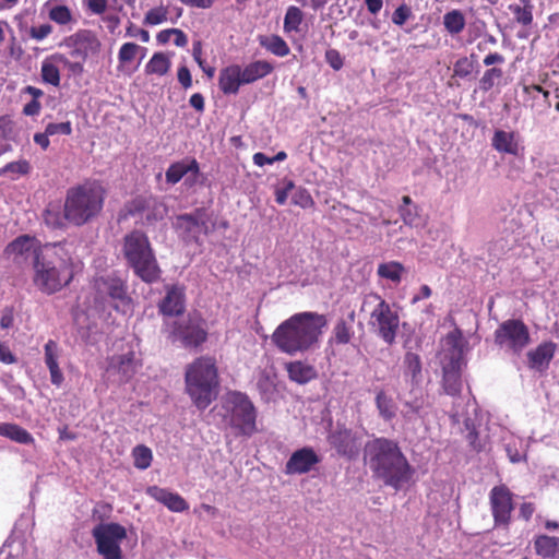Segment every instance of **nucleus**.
Listing matches in <instances>:
<instances>
[{
    "label": "nucleus",
    "mask_w": 559,
    "mask_h": 559,
    "mask_svg": "<svg viewBox=\"0 0 559 559\" xmlns=\"http://www.w3.org/2000/svg\"><path fill=\"white\" fill-rule=\"evenodd\" d=\"M361 311H369V325L388 345L395 342L400 326V317L377 293L365 295Z\"/></svg>",
    "instance_id": "obj_7"
},
{
    "label": "nucleus",
    "mask_w": 559,
    "mask_h": 559,
    "mask_svg": "<svg viewBox=\"0 0 559 559\" xmlns=\"http://www.w3.org/2000/svg\"><path fill=\"white\" fill-rule=\"evenodd\" d=\"M146 48L139 46L135 43H124L118 51V70L124 71L126 67L135 60L140 51L145 52ZM144 53H142V57Z\"/></svg>",
    "instance_id": "obj_35"
},
{
    "label": "nucleus",
    "mask_w": 559,
    "mask_h": 559,
    "mask_svg": "<svg viewBox=\"0 0 559 559\" xmlns=\"http://www.w3.org/2000/svg\"><path fill=\"white\" fill-rule=\"evenodd\" d=\"M68 46L71 47L70 58L85 63L88 56L100 51L102 43L93 32L80 31L69 37Z\"/></svg>",
    "instance_id": "obj_15"
},
{
    "label": "nucleus",
    "mask_w": 559,
    "mask_h": 559,
    "mask_svg": "<svg viewBox=\"0 0 559 559\" xmlns=\"http://www.w3.org/2000/svg\"><path fill=\"white\" fill-rule=\"evenodd\" d=\"M445 343L451 347V354L455 355L460 353V361H462V334L459 330L452 331L447 334Z\"/></svg>",
    "instance_id": "obj_53"
},
{
    "label": "nucleus",
    "mask_w": 559,
    "mask_h": 559,
    "mask_svg": "<svg viewBox=\"0 0 559 559\" xmlns=\"http://www.w3.org/2000/svg\"><path fill=\"white\" fill-rule=\"evenodd\" d=\"M43 217L45 224L53 229H62L68 224L64 209L63 212L60 213L58 209L49 206L44 211Z\"/></svg>",
    "instance_id": "obj_43"
},
{
    "label": "nucleus",
    "mask_w": 559,
    "mask_h": 559,
    "mask_svg": "<svg viewBox=\"0 0 559 559\" xmlns=\"http://www.w3.org/2000/svg\"><path fill=\"white\" fill-rule=\"evenodd\" d=\"M173 226L178 236L186 243L200 245L202 237L206 236L209 233L207 222L204 218V212L202 210L176 216Z\"/></svg>",
    "instance_id": "obj_13"
},
{
    "label": "nucleus",
    "mask_w": 559,
    "mask_h": 559,
    "mask_svg": "<svg viewBox=\"0 0 559 559\" xmlns=\"http://www.w3.org/2000/svg\"><path fill=\"white\" fill-rule=\"evenodd\" d=\"M412 16V10L407 4H401L392 14V22L397 26H403Z\"/></svg>",
    "instance_id": "obj_58"
},
{
    "label": "nucleus",
    "mask_w": 559,
    "mask_h": 559,
    "mask_svg": "<svg viewBox=\"0 0 559 559\" xmlns=\"http://www.w3.org/2000/svg\"><path fill=\"white\" fill-rule=\"evenodd\" d=\"M326 325L324 314L311 311L295 313L275 329L271 340L278 350L287 355L306 353L318 344Z\"/></svg>",
    "instance_id": "obj_2"
},
{
    "label": "nucleus",
    "mask_w": 559,
    "mask_h": 559,
    "mask_svg": "<svg viewBox=\"0 0 559 559\" xmlns=\"http://www.w3.org/2000/svg\"><path fill=\"white\" fill-rule=\"evenodd\" d=\"M285 370L288 379L298 384H306L318 377L316 368L301 360L286 362Z\"/></svg>",
    "instance_id": "obj_26"
},
{
    "label": "nucleus",
    "mask_w": 559,
    "mask_h": 559,
    "mask_svg": "<svg viewBox=\"0 0 559 559\" xmlns=\"http://www.w3.org/2000/svg\"><path fill=\"white\" fill-rule=\"evenodd\" d=\"M45 364L50 372V380L51 383L60 386L64 380L62 371L59 368L58 365V358H59V346L56 341L49 340L45 344Z\"/></svg>",
    "instance_id": "obj_28"
},
{
    "label": "nucleus",
    "mask_w": 559,
    "mask_h": 559,
    "mask_svg": "<svg viewBox=\"0 0 559 559\" xmlns=\"http://www.w3.org/2000/svg\"><path fill=\"white\" fill-rule=\"evenodd\" d=\"M405 374L409 376L412 381L418 383L421 377V360L418 354L407 352L404 356Z\"/></svg>",
    "instance_id": "obj_39"
},
{
    "label": "nucleus",
    "mask_w": 559,
    "mask_h": 559,
    "mask_svg": "<svg viewBox=\"0 0 559 559\" xmlns=\"http://www.w3.org/2000/svg\"><path fill=\"white\" fill-rule=\"evenodd\" d=\"M292 202L301 209H311L314 206V200L310 192L302 187H299L292 197Z\"/></svg>",
    "instance_id": "obj_51"
},
{
    "label": "nucleus",
    "mask_w": 559,
    "mask_h": 559,
    "mask_svg": "<svg viewBox=\"0 0 559 559\" xmlns=\"http://www.w3.org/2000/svg\"><path fill=\"white\" fill-rule=\"evenodd\" d=\"M537 556L545 559H559V537L539 535L534 539Z\"/></svg>",
    "instance_id": "obj_30"
},
{
    "label": "nucleus",
    "mask_w": 559,
    "mask_h": 559,
    "mask_svg": "<svg viewBox=\"0 0 559 559\" xmlns=\"http://www.w3.org/2000/svg\"><path fill=\"white\" fill-rule=\"evenodd\" d=\"M126 34L130 37H139L143 43L150 41V33L144 28L135 26L133 23H129V26L126 29Z\"/></svg>",
    "instance_id": "obj_61"
},
{
    "label": "nucleus",
    "mask_w": 559,
    "mask_h": 559,
    "mask_svg": "<svg viewBox=\"0 0 559 559\" xmlns=\"http://www.w3.org/2000/svg\"><path fill=\"white\" fill-rule=\"evenodd\" d=\"M503 78L501 68L492 67L487 69L479 79V90L487 93L492 90Z\"/></svg>",
    "instance_id": "obj_41"
},
{
    "label": "nucleus",
    "mask_w": 559,
    "mask_h": 559,
    "mask_svg": "<svg viewBox=\"0 0 559 559\" xmlns=\"http://www.w3.org/2000/svg\"><path fill=\"white\" fill-rule=\"evenodd\" d=\"M168 8L159 5L148 10L144 16V24L158 25L167 20Z\"/></svg>",
    "instance_id": "obj_49"
},
{
    "label": "nucleus",
    "mask_w": 559,
    "mask_h": 559,
    "mask_svg": "<svg viewBox=\"0 0 559 559\" xmlns=\"http://www.w3.org/2000/svg\"><path fill=\"white\" fill-rule=\"evenodd\" d=\"M31 170L29 163L25 159L11 162L0 169V175L4 173H14L19 175H27Z\"/></svg>",
    "instance_id": "obj_55"
},
{
    "label": "nucleus",
    "mask_w": 559,
    "mask_h": 559,
    "mask_svg": "<svg viewBox=\"0 0 559 559\" xmlns=\"http://www.w3.org/2000/svg\"><path fill=\"white\" fill-rule=\"evenodd\" d=\"M207 336L204 319L194 313L175 321L168 337L173 343L178 342L185 348H198L207 341Z\"/></svg>",
    "instance_id": "obj_8"
},
{
    "label": "nucleus",
    "mask_w": 559,
    "mask_h": 559,
    "mask_svg": "<svg viewBox=\"0 0 559 559\" xmlns=\"http://www.w3.org/2000/svg\"><path fill=\"white\" fill-rule=\"evenodd\" d=\"M295 188V183L292 180L286 181L284 188L276 189L275 201L277 204L283 205L286 203L289 192Z\"/></svg>",
    "instance_id": "obj_62"
},
{
    "label": "nucleus",
    "mask_w": 559,
    "mask_h": 559,
    "mask_svg": "<svg viewBox=\"0 0 559 559\" xmlns=\"http://www.w3.org/2000/svg\"><path fill=\"white\" fill-rule=\"evenodd\" d=\"M45 130L47 131V134H49L50 136L56 134L70 135L72 133V127L70 121L48 123Z\"/></svg>",
    "instance_id": "obj_59"
},
{
    "label": "nucleus",
    "mask_w": 559,
    "mask_h": 559,
    "mask_svg": "<svg viewBox=\"0 0 559 559\" xmlns=\"http://www.w3.org/2000/svg\"><path fill=\"white\" fill-rule=\"evenodd\" d=\"M108 370H112L121 377V380L127 382L136 373L138 362L133 350L126 354L114 355L109 358Z\"/></svg>",
    "instance_id": "obj_21"
},
{
    "label": "nucleus",
    "mask_w": 559,
    "mask_h": 559,
    "mask_svg": "<svg viewBox=\"0 0 559 559\" xmlns=\"http://www.w3.org/2000/svg\"><path fill=\"white\" fill-rule=\"evenodd\" d=\"M530 340L528 328L522 320H506L495 331V343L500 347L507 346L516 354L528 345Z\"/></svg>",
    "instance_id": "obj_12"
},
{
    "label": "nucleus",
    "mask_w": 559,
    "mask_h": 559,
    "mask_svg": "<svg viewBox=\"0 0 559 559\" xmlns=\"http://www.w3.org/2000/svg\"><path fill=\"white\" fill-rule=\"evenodd\" d=\"M123 254L134 274L147 284L160 277V269L147 236L133 230L123 238Z\"/></svg>",
    "instance_id": "obj_6"
},
{
    "label": "nucleus",
    "mask_w": 559,
    "mask_h": 559,
    "mask_svg": "<svg viewBox=\"0 0 559 559\" xmlns=\"http://www.w3.org/2000/svg\"><path fill=\"white\" fill-rule=\"evenodd\" d=\"M134 466L139 469H146L150 467L153 454L146 445H136L132 451Z\"/></svg>",
    "instance_id": "obj_46"
},
{
    "label": "nucleus",
    "mask_w": 559,
    "mask_h": 559,
    "mask_svg": "<svg viewBox=\"0 0 559 559\" xmlns=\"http://www.w3.org/2000/svg\"><path fill=\"white\" fill-rule=\"evenodd\" d=\"M274 71V66L267 60H255L241 68L243 84H251Z\"/></svg>",
    "instance_id": "obj_29"
},
{
    "label": "nucleus",
    "mask_w": 559,
    "mask_h": 559,
    "mask_svg": "<svg viewBox=\"0 0 559 559\" xmlns=\"http://www.w3.org/2000/svg\"><path fill=\"white\" fill-rule=\"evenodd\" d=\"M34 241L35 238L28 235L19 236L7 246L5 252L8 254L23 255L33 249Z\"/></svg>",
    "instance_id": "obj_40"
},
{
    "label": "nucleus",
    "mask_w": 559,
    "mask_h": 559,
    "mask_svg": "<svg viewBox=\"0 0 559 559\" xmlns=\"http://www.w3.org/2000/svg\"><path fill=\"white\" fill-rule=\"evenodd\" d=\"M442 388L448 395L459 396L462 392V361L460 353L449 356L447 362L442 366Z\"/></svg>",
    "instance_id": "obj_18"
},
{
    "label": "nucleus",
    "mask_w": 559,
    "mask_h": 559,
    "mask_svg": "<svg viewBox=\"0 0 559 559\" xmlns=\"http://www.w3.org/2000/svg\"><path fill=\"white\" fill-rule=\"evenodd\" d=\"M474 71V61L468 57L459 58L453 67V76L465 79Z\"/></svg>",
    "instance_id": "obj_48"
},
{
    "label": "nucleus",
    "mask_w": 559,
    "mask_h": 559,
    "mask_svg": "<svg viewBox=\"0 0 559 559\" xmlns=\"http://www.w3.org/2000/svg\"><path fill=\"white\" fill-rule=\"evenodd\" d=\"M258 40L261 47L276 57H286L290 52L289 46L280 35H261Z\"/></svg>",
    "instance_id": "obj_32"
},
{
    "label": "nucleus",
    "mask_w": 559,
    "mask_h": 559,
    "mask_svg": "<svg viewBox=\"0 0 559 559\" xmlns=\"http://www.w3.org/2000/svg\"><path fill=\"white\" fill-rule=\"evenodd\" d=\"M51 60H53L56 63L62 64L72 75L81 76L84 73L83 62L68 58L63 53L51 55Z\"/></svg>",
    "instance_id": "obj_44"
},
{
    "label": "nucleus",
    "mask_w": 559,
    "mask_h": 559,
    "mask_svg": "<svg viewBox=\"0 0 559 559\" xmlns=\"http://www.w3.org/2000/svg\"><path fill=\"white\" fill-rule=\"evenodd\" d=\"M151 200H154V198L135 197L126 205L127 213L134 216L145 212L151 207Z\"/></svg>",
    "instance_id": "obj_47"
},
{
    "label": "nucleus",
    "mask_w": 559,
    "mask_h": 559,
    "mask_svg": "<svg viewBox=\"0 0 559 559\" xmlns=\"http://www.w3.org/2000/svg\"><path fill=\"white\" fill-rule=\"evenodd\" d=\"M321 459L310 447H304L293 452L285 464L286 475L307 474L320 463Z\"/></svg>",
    "instance_id": "obj_17"
},
{
    "label": "nucleus",
    "mask_w": 559,
    "mask_h": 559,
    "mask_svg": "<svg viewBox=\"0 0 559 559\" xmlns=\"http://www.w3.org/2000/svg\"><path fill=\"white\" fill-rule=\"evenodd\" d=\"M367 452L370 468L384 485L400 490L412 479L414 469L395 441L377 438L368 443Z\"/></svg>",
    "instance_id": "obj_3"
},
{
    "label": "nucleus",
    "mask_w": 559,
    "mask_h": 559,
    "mask_svg": "<svg viewBox=\"0 0 559 559\" xmlns=\"http://www.w3.org/2000/svg\"><path fill=\"white\" fill-rule=\"evenodd\" d=\"M524 2V0H522ZM526 4L524 7H521L519 4H511L509 9L514 15V20L523 25L528 26L533 22V12H532V5L528 3V0H525Z\"/></svg>",
    "instance_id": "obj_45"
},
{
    "label": "nucleus",
    "mask_w": 559,
    "mask_h": 559,
    "mask_svg": "<svg viewBox=\"0 0 559 559\" xmlns=\"http://www.w3.org/2000/svg\"><path fill=\"white\" fill-rule=\"evenodd\" d=\"M34 252V285L51 295L69 286L74 278V262L62 242L46 243Z\"/></svg>",
    "instance_id": "obj_1"
},
{
    "label": "nucleus",
    "mask_w": 559,
    "mask_h": 559,
    "mask_svg": "<svg viewBox=\"0 0 559 559\" xmlns=\"http://www.w3.org/2000/svg\"><path fill=\"white\" fill-rule=\"evenodd\" d=\"M556 350L557 344L552 341L540 343L536 348L526 354L528 368L539 373H545L555 357Z\"/></svg>",
    "instance_id": "obj_19"
},
{
    "label": "nucleus",
    "mask_w": 559,
    "mask_h": 559,
    "mask_svg": "<svg viewBox=\"0 0 559 559\" xmlns=\"http://www.w3.org/2000/svg\"><path fill=\"white\" fill-rule=\"evenodd\" d=\"M355 311H352L346 319L342 318L333 326L332 334L328 341L329 346L347 345L355 335L354 331Z\"/></svg>",
    "instance_id": "obj_23"
},
{
    "label": "nucleus",
    "mask_w": 559,
    "mask_h": 559,
    "mask_svg": "<svg viewBox=\"0 0 559 559\" xmlns=\"http://www.w3.org/2000/svg\"><path fill=\"white\" fill-rule=\"evenodd\" d=\"M490 509L496 526H508L514 509L512 492L506 485L495 486L489 493Z\"/></svg>",
    "instance_id": "obj_14"
},
{
    "label": "nucleus",
    "mask_w": 559,
    "mask_h": 559,
    "mask_svg": "<svg viewBox=\"0 0 559 559\" xmlns=\"http://www.w3.org/2000/svg\"><path fill=\"white\" fill-rule=\"evenodd\" d=\"M188 174L193 175L194 178L200 174V165L193 157H186L170 164L165 177L169 185H176Z\"/></svg>",
    "instance_id": "obj_22"
},
{
    "label": "nucleus",
    "mask_w": 559,
    "mask_h": 559,
    "mask_svg": "<svg viewBox=\"0 0 559 559\" xmlns=\"http://www.w3.org/2000/svg\"><path fill=\"white\" fill-rule=\"evenodd\" d=\"M0 361L5 365H11L16 361V357L11 352L10 346L4 342H0Z\"/></svg>",
    "instance_id": "obj_63"
},
{
    "label": "nucleus",
    "mask_w": 559,
    "mask_h": 559,
    "mask_svg": "<svg viewBox=\"0 0 559 559\" xmlns=\"http://www.w3.org/2000/svg\"><path fill=\"white\" fill-rule=\"evenodd\" d=\"M171 61L164 52H155L145 64V74L163 76L168 73Z\"/></svg>",
    "instance_id": "obj_34"
},
{
    "label": "nucleus",
    "mask_w": 559,
    "mask_h": 559,
    "mask_svg": "<svg viewBox=\"0 0 559 559\" xmlns=\"http://www.w3.org/2000/svg\"><path fill=\"white\" fill-rule=\"evenodd\" d=\"M186 393L193 405L204 411L218 394L219 378L216 359L212 356H200L186 367Z\"/></svg>",
    "instance_id": "obj_4"
},
{
    "label": "nucleus",
    "mask_w": 559,
    "mask_h": 559,
    "mask_svg": "<svg viewBox=\"0 0 559 559\" xmlns=\"http://www.w3.org/2000/svg\"><path fill=\"white\" fill-rule=\"evenodd\" d=\"M177 76H178L179 83L182 85L183 88L187 90L192 86L191 73H190V70L186 66H182L178 69Z\"/></svg>",
    "instance_id": "obj_64"
},
{
    "label": "nucleus",
    "mask_w": 559,
    "mask_h": 559,
    "mask_svg": "<svg viewBox=\"0 0 559 559\" xmlns=\"http://www.w3.org/2000/svg\"><path fill=\"white\" fill-rule=\"evenodd\" d=\"M302 20L304 13L298 7H288L284 17L285 33L299 32Z\"/></svg>",
    "instance_id": "obj_42"
},
{
    "label": "nucleus",
    "mask_w": 559,
    "mask_h": 559,
    "mask_svg": "<svg viewBox=\"0 0 559 559\" xmlns=\"http://www.w3.org/2000/svg\"><path fill=\"white\" fill-rule=\"evenodd\" d=\"M404 272V265L397 261L381 263L379 264L377 270V274L379 277L390 280L395 284H399L401 282Z\"/></svg>",
    "instance_id": "obj_36"
},
{
    "label": "nucleus",
    "mask_w": 559,
    "mask_h": 559,
    "mask_svg": "<svg viewBox=\"0 0 559 559\" xmlns=\"http://www.w3.org/2000/svg\"><path fill=\"white\" fill-rule=\"evenodd\" d=\"M49 19L57 24L66 25L72 21V13L67 5H56L49 10Z\"/></svg>",
    "instance_id": "obj_50"
},
{
    "label": "nucleus",
    "mask_w": 559,
    "mask_h": 559,
    "mask_svg": "<svg viewBox=\"0 0 559 559\" xmlns=\"http://www.w3.org/2000/svg\"><path fill=\"white\" fill-rule=\"evenodd\" d=\"M58 64L59 63L51 60L50 56L43 61L40 69L43 81L56 87L60 85V71Z\"/></svg>",
    "instance_id": "obj_38"
},
{
    "label": "nucleus",
    "mask_w": 559,
    "mask_h": 559,
    "mask_svg": "<svg viewBox=\"0 0 559 559\" xmlns=\"http://www.w3.org/2000/svg\"><path fill=\"white\" fill-rule=\"evenodd\" d=\"M146 495L165 506L171 512L180 513L189 509V503L183 497L177 492L170 491L167 488L148 486L146 488Z\"/></svg>",
    "instance_id": "obj_20"
},
{
    "label": "nucleus",
    "mask_w": 559,
    "mask_h": 559,
    "mask_svg": "<svg viewBox=\"0 0 559 559\" xmlns=\"http://www.w3.org/2000/svg\"><path fill=\"white\" fill-rule=\"evenodd\" d=\"M192 56L199 67L203 70V72L212 79L215 74V69L213 67L205 66V59H202V44L201 41L193 43L192 47Z\"/></svg>",
    "instance_id": "obj_52"
},
{
    "label": "nucleus",
    "mask_w": 559,
    "mask_h": 559,
    "mask_svg": "<svg viewBox=\"0 0 559 559\" xmlns=\"http://www.w3.org/2000/svg\"><path fill=\"white\" fill-rule=\"evenodd\" d=\"M96 296L95 300L102 304L109 302L116 310L131 304L128 286L117 276L96 277L93 283Z\"/></svg>",
    "instance_id": "obj_11"
},
{
    "label": "nucleus",
    "mask_w": 559,
    "mask_h": 559,
    "mask_svg": "<svg viewBox=\"0 0 559 559\" xmlns=\"http://www.w3.org/2000/svg\"><path fill=\"white\" fill-rule=\"evenodd\" d=\"M491 146L499 153L514 156L520 154L518 134L514 131L496 130L491 139Z\"/></svg>",
    "instance_id": "obj_27"
},
{
    "label": "nucleus",
    "mask_w": 559,
    "mask_h": 559,
    "mask_svg": "<svg viewBox=\"0 0 559 559\" xmlns=\"http://www.w3.org/2000/svg\"><path fill=\"white\" fill-rule=\"evenodd\" d=\"M159 311L164 316H180L185 311V292L183 288L173 286L167 290L166 296L159 302Z\"/></svg>",
    "instance_id": "obj_25"
},
{
    "label": "nucleus",
    "mask_w": 559,
    "mask_h": 559,
    "mask_svg": "<svg viewBox=\"0 0 559 559\" xmlns=\"http://www.w3.org/2000/svg\"><path fill=\"white\" fill-rule=\"evenodd\" d=\"M105 194V189L95 180L69 188L63 203L68 224L81 227L96 218L104 207Z\"/></svg>",
    "instance_id": "obj_5"
},
{
    "label": "nucleus",
    "mask_w": 559,
    "mask_h": 559,
    "mask_svg": "<svg viewBox=\"0 0 559 559\" xmlns=\"http://www.w3.org/2000/svg\"><path fill=\"white\" fill-rule=\"evenodd\" d=\"M146 211L147 213L145 218L147 222L160 221L164 218L166 207L162 202L154 198V200H151V207Z\"/></svg>",
    "instance_id": "obj_54"
},
{
    "label": "nucleus",
    "mask_w": 559,
    "mask_h": 559,
    "mask_svg": "<svg viewBox=\"0 0 559 559\" xmlns=\"http://www.w3.org/2000/svg\"><path fill=\"white\" fill-rule=\"evenodd\" d=\"M92 534L97 551L103 559H122L120 543L127 538V531L122 525L119 523L98 524Z\"/></svg>",
    "instance_id": "obj_10"
},
{
    "label": "nucleus",
    "mask_w": 559,
    "mask_h": 559,
    "mask_svg": "<svg viewBox=\"0 0 559 559\" xmlns=\"http://www.w3.org/2000/svg\"><path fill=\"white\" fill-rule=\"evenodd\" d=\"M376 406L384 420H391L395 417V404L392 397L385 394L383 390H380L376 395Z\"/></svg>",
    "instance_id": "obj_37"
},
{
    "label": "nucleus",
    "mask_w": 559,
    "mask_h": 559,
    "mask_svg": "<svg viewBox=\"0 0 559 559\" xmlns=\"http://www.w3.org/2000/svg\"><path fill=\"white\" fill-rule=\"evenodd\" d=\"M242 82L241 67L239 64H230L221 70L218 76L219 90L225 95L237 94Z\"/></svg>",
    "instance_id": "obj_24"
},
{
    "label": "nucleus",
    "mask_w": 559,
    "mask_h": 559,
    "mask_svg": "<svg viewBox=\"0 0 559 559\" xmlns=\"http://www.w3.org/2000/svg\"><path fill=\"white\" fill-rule=\"evenodd\" d=\"M52 32V26L48 23L46 24H41L39 26H32L31 29H29V36L37 40V41H40L43 39H45L47 36H49Z\"/></svg>",
    "instance_id": "obj_60"
},
{
    "label": "nucleus",
    "mask_w": 559,
    "mask_h": 559,
    "mask_svg": "<svg viewBox=\"0 0 559 559\" xmlns=\"http://www.w3.org/2000/svg\"><path fill=\"white\" fill-rule=\"evenodd\" d=\"M0 436L5 437L20 444H33L34 437L17 424L2 423L0 424Z\"/></svg>",
    "instance_id": "obj_31"
},
{
    "label": "nucleus",
    "mask_w": 559,
    "mask_h": 559,
    "mask_svg": "<svg viewBox=\"0 0 559 559\" xmlns=\"http://www.w3.org/2000/svg\"><path fill=\"white\" fill-rule=\"evenodd\" d=\"M399 213H400L404 224L409 225V226L416 225L419 219L417 205H413L411 207L400 206Z\"/></svg>",
    "instance_id": "obj_56"
},
{
    "label": "nucleus",
    "mask_w": 559,
    "mask_h": 559,
    "mask_svg": "<svg viewBox=\"0 0 559 559\" xmlns=\"http://www.w3.org/2000/svg\"><path fill=\"white\" fill-rule=\"evenodd\" d=\"M328 441L342 456L353 460L359 455L361 442L350 429L337 427L329 435Z\"/></svg>",
    "instance_id": "obj_16"
},
{
    "label": "nucleus",
    "mask_w": 559,
    "mask_h": 559,
    "mask_svg": "<svg viewBox=\"0 0 559 559\" xmlns=\"http://www.w3.org/2000/svg\"><path fill=\"white\" fill-rule=\"evenodd\" d=\"M229 425L237 435L250 437L257 431V412L249 397L234 392L228 397Z\"/></svg>",
    "instance_id": "obj_9"
},
{
    "label": "nucleus",
    "mask_w": 559,
    "mask_h": 559,
    "mask_svg": "<svg viewBox=\"0 0 559 559\" xmlns=\"http://www.w3.org/2000/svg\"><path fill=\"white\" fill-rule=\"evenodd\" d=\"M324 58H325L326 63L334 71L341 70L344 66V58L341 56L340 51L334 48L328 49L325 51Z\"/></svg>",
    "instance_id": "obj_57"
},
{
    "label": "nucleus",
    "mask_w": 559,
    "mask_h": 559,
    "mask_svg": "<svg viewBox=\"0 0 559 559\" xmlns=\"http://www.w3.org/2000/svg\"><path fill=\"white\" fill-rule=\"evenodd\" d=\"M465 25V15L459 9L450 10L443 15V27L445 32L452 37L461 34L464 31Z\"/></svg>",
    "instance_id": "obj_33"
}]
</instances>
